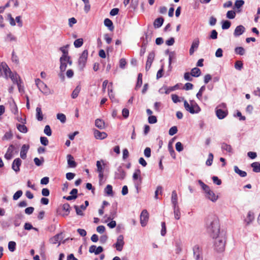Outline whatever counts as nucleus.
I'll return each instance as SVG.
<instances>
[{"instance_id": "44", "label": "nucleus", "mask_w": 260, "mask_h": 260, "mask_svg": "<svg viewBox=\"0 0 260 260\" xmlns=\"http://www.w3.org/2000/svg\"><path fill=\"white\" fill-rule=\"evenodd\" d=\"M16 244L14 241H10L8 243V249L11 252H14L16 249Z\"/></svg>"}, {"instance_id": "8", "label": "nucleus", "mask_w": 260, "mask_h": 260, "mask_svg": "<svg viewBox=\"0 0 260 260\" xmlns=\"http://www.w3.org/2000/svg\"><path fill=\"white\" fill-rule=\"evenodd\" d=\"M205 197L212 202H215L218 199V196L215 194L214 192L212 190L210 187L206 189L205 191Z\"/></svg>"}, {"instance_id": "7", "label": "nucleus", "mask_w": 260, "mask_h": 260, "mask_svg": "<svg viewBox=\"0 0 260 260\" xmlns=\"http://www.w3.org/2000/svg\"><path fill=\"white\" fill-rule=\"evenodd\" d=\"M88 57L87 50H84L81 53L78 59V64L81 70L85 67Z\"/></svg>"}, {"instance_id": "36", "label": "nucleus", "mask_w": 260, "mask_h": 260, "mask_svg": "<svg viewBox=\"0 0 260 260\" xmlns=\"http://www.w3.org/2000/svg\"><path fill=\"white\" fill-rule=\"evenodd\" d=\"M68 47H69V45H67L66 46H64L60 48L59 49L62 53V55L60 57H63V58H67V57L69 56L68 50L67 49Z\"/></svg>"}, {"instance_id": "39", "label": "nucleus", "mask_w": 260, "mask_h": 260, "mask_svg": "<svg viewBox=\"0 0 260 260\" xmlns=\"http://www.w3.org/2000/svg\"><path fill=\"white\" fill-rule=\"evenodd\" d=\"M16 126L18 130L21 133H26L28 131L27 128L24 124H17Z\"/></svg>"}, {"instance_id": "31", "label": "nucleus", "mask_w": 260, "mask_h": 260, "mask_svg": "<svg viewBox=\"0 0 260 260\" xmlns=\"http://www.w3.org/2000/svg\"><path fill=\"white\" fill-rule=\"evenodd\" d=\"M104 25L107 26L110 31H113L114 29L112 21L109 18H106L104 20Z\"/></svg>"}, {"instance_id": "4", "label": "nucleus", "mask_w": 260, "mask_h": 260, "mask_svg": "<svg viewBox=\"0 0 260 260\" xmlns=\"http://www.w3.org/2000/svg\"><path fill=\"white\" fill-rule=\"evenodd\" d=\"M215 113L219 119H223L225 118L228 114L226 105L225 103L218 105L215 108Z\"/></svg>"}, {"instance_id": "20", "label": "nucleus", "mask_w": 260, "mask_h": 260, "mask_svg": "<svg viewBox=\"0 0 260 260\" xmlns=\"http://www.w3.org/2000/svg\"><path fill=\"white\" fill-rule=\"evenodd\" d=\"M62 239V233L58 234L50 238V242L53 244H55L58 243V246L60 245V241Z\"/></svg>"}, {"instance_id": "17", "label": "nucleus", "mask_w": 260, "mask_h": 260, "mask_svg": "<svg viewBox=\"0 0 260 260\" xmlns=\"http://www.w3.org/2000/svg\"><path fill=\"white\" fill-rule=\"evenodd\" d=\"M29 148V146L28 144H24L22 146L20 152V156L22 159H25L26 158V154Z\"/></svg>"}, {"instance_id": "12", "label": "nucleus", "mask_w": 260, "mask_h": 260, "mask_svg": "<svg viewBox=\"0 0 260 260\" xmlns=\"http://www.w3.org/2000/svg\"><path fill=\"white\" fill-rule=\"evenodd\" d=\"M149 219V214L146 210H143L140 215V223L142 226H145Z\"/></svg>"}, {"instance_id": "60", "label": "nucleus", "mask_w": 260, "mask_h": 260, "mask_svg": "<svg viewBox=\"0 0 260 260\" xmlns=\"http://www.w3.org/2000/svg\"><path fill=\"white\" fill-rule=\"evenodd\" d=\"M178 129L177 126H174L171 127L169 131V134L170 136H173L177 133Z\"/></svg>"}, {"instance_id": "11", "label": "nucleus", "mask_w": 260, "mask_h": 260, "mask_svg": "<svg viewBox=\"0 0 260 260\" xmlns=\"http://www.w3.org/2000/svg\"><path fill=\"white\" fill-rule=\"evenodd\" d=\"M10 72V68L5 62L0 64V77L4 76L5 78L8 79V73Z\"/></svg>"}, {"instance_id": "6", "label": "nucleus", "mask_w": 260, "mask_h": 260, "mask_svg": "<svg viewBox=\"0 0 260 260\" xmlns=\"http://www.w3.org/2000/svg\"><path fill=\"white\" fill-rule=\"evenodd\" d=\"M214 247L216 250L218 252H222L224 250L225 240L224 236L219 235V234L215 237Z\"/></svg>"}, {"instance_id": "37", "label": "nucleus", "mask_w": 260, "mask_h": 260, "mask_svg": "<svg viewBox=\"0 0 260 260\" xmlns=\"http://www.w3.org/2000/svg\"><path fill=\"white\" fill-rule=\"evenodd\" d=\"M234 168L235 172L238 174L241 177H245L246 176L247 173L245 171L240 170L237 166H234Z\"/></svg>"}, {"instance_id": "16", "label": "nucleus", "mask_w": 260, "mask_h": 260, "mask_svg": "<svg viewBox=\"0 0 260 260\" xmlns=\"http://www.w3.org/2000/svg\"><path fill=\"white\" fill-rule=\"evenodd\" d=\"M14 149L15 146L11 144L9 146L7 151L4 156L5 158L7 160H10L13 157Z\"/></svg>"}, {"instance_id": "27", "label": "nucleus", "mask_w": 260, "mask_h": 260, "mask_svg": "<svg viewBox=\"0 0 260 260\" xmlns=\"http://www.w3.org/2000/svg\"><path fill=\"white\" fill-rule=\"evenodd\" d=\"M171 202L173 207L178 206V196L175 190H173L172 192Z\"/></svg>"}, {"instance_id": "45", "label": "nucleus", "mask_w": 260, "mask_h": 260, "mask_svg": "<svg viewBox=\"0 0 260 260\" xmlns=\"http://www.w3.org/2000/svg\"><path fill=\"white\" fill-rule=\"evenodd\" d=\"M168 150L171 156L175 159L176 158V153L170 142L168 145Z\"/></svg>"}, {"instance_id": "48", "label": "nucleus", "mask_w": 260, "mask_h": 260, "mask_svg": "<svg viewBox=\"0 0 260 260\" xmlns=\"http://www.w3.org/2000/svg\"><path fill=\"white\" fill-rule=\"evenodd\" d=\"M83 44V41L82 39H78L76 40L74 42V46L76 48H79L82 46Z\"/></svg>"}, {"instance_id": "63", "label": "nucleus", "mask_w": 260, "mask_h": 260, "mask_svg": "<svg viewBox=\"0 0 260 260\" xmlns=\"http://www.w3.org/2000/svg\"><path fill=\"white\" fill-rule=\"evenodd\" d=\"M140 174H141L140 170L139 169L137 170L133 174V180H137L138 179L139 177L140 176Z\"/></svg>"}, {"instance_id": "2", "label": "nucleus", "mask_w": 260, "mask_h": 260, "mask_svg": "<svg viewBox=\"0 0 260 260\" xmlns=\"http://www.w3.org/2000/svg\"><path fill=\"white\" fill-rule=\"evenodd\" d=\"M184 107L187 112L192 114H198L201 110L199 106L193 100L190 101L189 103L186 100H184Z\"/></svg>"}, {"instance_id": "1", "label": "nucleus", "mask_w": 260, "mask_h": 260, "mask_svg": "<svg viewBox=\"0 0 260 260\" xmlns=\"http://www.w3.org/2000/svg\"><path fill=\"white\" fill-rule=\"evenodd\" d=\"M205 228L207 232L214 238L220 233V224L218 217L214 215L208 216L205 220Z\"/></svg>"}, {"instance_id": "26", "label": "nucleus", "mask_w": 260, "mask_h": 260, "mask_svg": "<svg viewBox=\"0 0 260 260\" xmlns=\"http://www.w3.org/2000/svg\"><path fill=\"white\" fill-rule=\"evenodd\" d=\"M22 217V214H17L15 215L13 219V223L15 226L17 227L20 225Z\"/></svg>"}, {"instance_id": "9", "label": "nucleus", "mask_w": 260, "mask_h": 260, "mask_svg": "<svg viewBox=\"0 0 260 260\" xmlns=\"http://www.w3.org/2000/svg\"><path fill=\"white\" fill-rule=\"evenodd\" d=\"M8 78H10L13 82L16 84L18 87L19 90H20V79L19 75L16 73H12L10 69V72L8 73Z\"/></svg>"}, {"instance_id": "55", "label": "nucleus", "mask_w": 260, "mask_h": 260, "mask_svg": "<svg viewBox=\"0 0 260 260\" xmlns=\"http://www.w3.org/2000/svg\"><path fill=\"white\" fill-rule=\"evenodd\" d=\"M11 111L12 113L15 115H17L18 113V110L15 103H14L11 105Z\"/></svg>"}, {"instance_id": "50", "label": "nucleus", "mask_w": 260, "mask_h": 260, "mask_svg": "<svg viewBox=\"0 0 260 260\" xmlns=\"http://www.w3.org/2000/svg\"><path fill=\"white\" fill-rule=\"evenodd\" d=\"M57 118L62 123L66 121V116L62 113H58L57 114Z\"/></svg>"}, {"instance_id": "58", "label": "nucleus", "mask_w": 260, "mask_h": 260, "mask_svg": "<svg viewBox=\"0 0 260 260\" xmlns=\"http://www.w3.org/2000/svg\"><path fill=\"white\" fill-rule=\"evenodd\" d=\"M34 162L37 166H40L42 165L44 162V158L43 157L41 159H39L38 157H35L34 159Z\"/></svg>"}, {"instance_id": "25", "label": "nucleus", "mask_w": 260, "mask_h": 260, "mask_svg": "<svg viewBox=\"0 0 260 260\" xmlns=\"http://www.w3.org/2000/svg\"><path fill=\"white\" fill-rule=\"evenodd\" d=\"M112 83H110L108 86V95L110 99L111 100L112 102H118V100L115 98L114 94L113 92V90L112 89Z\"/></svg>"}, {"instance_id": "53", "label": "nucleus", "mask_w": 260, "mask_h": 260, "mask_svg": "<svg viewBox=\"0 0 260 260\" xmlns=\"http://www.w3.org/2000/svg\"><path fill=\"white\" fill-rule=\"evenodd\" d=\"M235 52L240 55H243L245 53V50L242 47H238L235 48Z\"/></svg>"}, {"instance_id": "52", "label": "nucleus", "mask_w": 260, "mask_h": 260, "mask_svg": "<svg viewBox=\"0 0 260 260\" xmlns=\"http://www.w3.org/2000/svg\"><path fill=\"white\" fill-rule=\"evenodd\" d=\"M213 159V155L212 153H210L208 155V158L206 162V165L208 166H210L212 165Z\"/></svg>"}, {"instance_id": "18", "label": "nucleus", "mask_w": 260, "mask_h": 260, "mask_svg": "<svg viewBox=\"0 0 260 260\" xmlns=\"http://www.w3.org/2000/svg\"><path fill=\"white\" fill-rule=\"evenodd\" d=\"M103 251V248L102 246L96 247L95 245H91L89 247V252L91 253H94L98 255Z\"/></svg>"}, {"instance_id": "28", "label": "nucleus", "mask_w": 260, "mask_h": 260, "mask_svg": "<svg viewBox=\"0 0 260 260\" xmlns=\"http://www.w3.org/2000/svg\"><path fill=\"white\" fill-rule=\"evenodd\" d=\"M96 166L97 167L96 171L98 172H104V167L105 164H104V161L103 159L101 160H98L96 162Z\"/></svg>"}, {"instance_id": "61", "label": "nucleus", "mask_w": 260, "mask_h": 260, "mask_svg": "<svg viewBox=\"0 0 260 260\" xmlns=\"http://www.w3.org/2000/svg\"><path fill=\"white\" fill-rule=\"evenodd\" d=\"M148 122L150 124H154L157 122V118L155 116L151 115L148 117Z\"/></svg>"}, {"instance_id": "56", "label": "nucleus", "mask_w": 260, "mask_h": 260, "mask_svg": "<svg viewBox=\"0 0 260 260\" xmlns=\"http://www.w3.org/2000/svg\"><path fill=\"white\" fill-rule=\"evenodd\" d=\"M22 193L23 192L21 190L17 191L13 195V199L14 200H18L19 198L21 197V196L22 195Z\"/></svg>"}, {"instance_id": "59", "label": "nucleus", "mask_w": 260, "mask_h": 260, "mask_svg": "<svg viewBox=\"0 0 260 260\" xmlns=\"http://www.w3.org/2000/svg\"><path fill=\"white\" fill-rule=\"evenodd\" d=\"M116 215V212L115 210H113L110 212V214L109 216H107V215H105V217H107V221L110 220L114 218Z\"/></svg>"}, {"instance_id": "23", "label": "nucleus", "mask_w": 260, "mask_h": 260, "mask_svg": "<svg viewBox=\"0 0 260 260\" xmlns=\"http://www.w3.org/2000/svg\"><path fill=\"white\" fill-rule=\"evenodd\" d=\"M94 136L96 139L103 140L107 137V134L105 132H101L97 129H94Z\"/></svg>"}, {"instance_id": "62", "label": "nucleus", "mask_w": 260, "mask_h": 260, "mask_svg": "<svg viewBox=\"0 0 260 260\" xmlns=\"http://www.w3.org/2000/svg\"><path fill=\"white\" fill-rule=\"evenodd\" d=\"M176 149L178 152H181L183 150V147L182 143L180 142H178L175 145Z\"/></svg>"}, {"instance_id": "38", "label": "nucleus", "mask_w": 260, "mask_h": 260, "mask_svg": "<svg viewBox=\"0 0 260 260\" xmlns=\"http://www.w3.org/2000/svg\"><path fill=\"white\" fill-rule=\"evenodd\" d=\"M251 166L253 168V171L254 172H260V163L259 162H254L251 164Z\"/></svg>"}, {"instance_id": "19", "label": "nucleus", "mask_w": 260, "mask_h": 260, "mask_svg": "<svg viewBox=\"0 0 260 260\" xmlns=\"http://www.w3.org/2000/svg\"><path fill=\"white\" fill-rule=\"evenodd\" d=\"M199 43H200V41H199V39L198 38L194 39L192 41L191 47L189 49V54L190 55H192L193 54V53L194 52L195 50H196L198 48L199 46Z\"/></svg>"}, {"instance_id": "41", "label": "nucleus", "mask_w": 260, "mask_h": 260, "mask_svg": "<svg viewBox=\"0 0 260 260\" xmlns=\"http://www.w3.org/2000/svg\"><path fill=\"white\" fill-rule=\"evenodd\" d=\"M80 90L81 86L80 85L77 86L72 92V94L71 95L72 98L73 99H76L78 96Z\"/></svg>"}, {"instance_id": "24", "label": "nucleus", "mask_w": 260, "mask_h": 260, "mask_svg": "<svg viewBox=\"0 0 260 260\" xmlns=\"http://www.w3.org/2000/svg\"><path fill=\"white\" fill-rule=\"evenodd\" d=\"M68 166L70 168H75L77 166V163L74 160V157L71 154H68L67 156Z\"/></svg>"}, {"instance_id": "54", "label": "nucleus", "mask_w": 260, "mask_h": 260, "mask_svg": "<svg viewBox=\"0 0 260 260\" xmlns=\"http://www.w3.org/2000/svg\"><path fill=\"white\" fill-rule=\"evenodd\" d=\"M44 133L48 136H50L52 134L51 128L49 125L45 126Z\"/></svg>"}, {"instance_id": "49", "label": "nucleus", "mask_w": 260, "mask_h": 260, "mask_svg": "<svg viewBox=\"0 0 260 260\" xmlns=\"http://www.w3.org/2000/svg\"><path fill=\"white\" fill-rule=\"evenodd\" d=\"M13 137V134L11 131H8L5 133L4 136L3 137V140H10Z\"/></svg>"}, {"instance_id": "47", "label": "nucleus", "mask_w": 260, "mask_h": 260, "mask_svg": "<svg viewBox=\"0 0 260 260\" xmlns=\"http://www.w3.org/2000/svg\"><path fill=\"white\" fill-rule=\"evenodd\" d=\"M234 66L236 70L240 71L243 67V63L242 61L238 60L235 62Z\"/></svg>"}, {"instance_id": "35", "label": "nucleus", "mask_w": 260, "mask_h": 260, "mask_svg": "<svg viewBox=\"0 0 260 260\" xmlns=\"http://www.w3.org/2000/svg\"><path fill=\"white\" fill-rule=\"evenodd\" d=\"M164 22V19L162 17H159L156 19L153 23L155 28H159L161 26Z\"/></svg>"}, {"instance_id": "64", "label": "nucleus", "mask_w": 260, "mask_h": 260, "mask_svg": "<svg viewBox=\"0 0 260 260\" xmlns=\"http://www.w3.org/2000/svg\"><path fill=\"white\" fill-rule=\"evenodd\" d=\"M217 35H218V34L216 30H215V29L212 30L211 32V35L210 36V39H213V40L216 39L217 38Z\"/></svg>"}, {"instance_id": "43", "label": "nucleus", "mask_w": 260, "mask_h": 260, "mask_svg": "<svg viewBox=\"0 0 260 260\" xmlns=\"http://www.w3.org/2000/svg\"><path fill=\"white\" fill-rule=\"evenodd\" d=\"M105 192L110 196H113L112 186L111 185H107L104 189Z\"/></svg>"}, {"instance_id": "29", "label": "nucleus", "mask_w": 260, "mask_h": 260, "mask_svg": "<svg viewBox=\"0 0 260 260\" xmlns=\"http://www.w3.org/2000/svg\"><path fill=\"white\" fill-rule=\"evenodd\" d=\"M95 125L100 129H104L105 127V122L101 119H96L95 120Z\"/></svg>"}, {"instance_id": "57", "label": "nucleus", "mask_w": 260, "mask_h": 260, "mask_svg": "<svg viewBox=\"0 0 260 260\" xmlns=\"http://www.w3.org/2000/svg\"><path fill=\"white\" fill-rule=\"evenodd\" d=\"M244 4L243 0H236L235 3V7L239 9Z\"/></svg>"}, {"instance_id": "15", "label": "nucleus", "mask_w": 260, "mask_h": 260, "mask_svg": "<svg viewBox=\"0 0 260 260\" xmlns=\"http://www.w3.org/2000/svg\"><path fill=\"white\" fill-rule=\"evenodd\" d=\"M22 161L19 158H15L12 165V169L16 173L19 172Z\"/></svg>"}, {"instance_id": "30", "label": "nucleus", "mask_w": 260, "mask_h": 260, "mask_svg": "<svg viewBox=\"0 0 260 260\" xmlns=\"http://www.w3.org/2000/svg\"><path fill=\"white\" fill-rule=\"evenodd\" d=\"M65 60V58H63V57H60L59 61H60V71L61 72H64L67 67V62Z\"/></svg>"}, {"instance_id": "33", "label": "nucleus", "mask_w": 260, "mask_h": 260, "mask_svg": "<svg viewBox=\"0 0 260 260\" xmlns=\"http://www.w3.org/2000/svg\"><path fill=\"white\" fill-rule=\"evenodd\" d=\"M221 149L223 151H226V152H228L229 153H233V149H232V146L231 145H228L226 143H223L221 144Z\"/></svg>"}, {"instance_id": "32", "label": "nucleus", "mask_w": 260, "mask_h": 260, "mask_svg": "<svg viewBox=\"0 0 260 260\" xmlns=\"http://www.w3.org/2000/svg\"><path fill=\"white\" fill-rule=\"evenodd\" d=\"M36 118L38 121H42L43 119V114L41 107H37L36 108Z\"/></svg>"}, {"instance_id": "22", "label": "nucleus", "mask_w": 260, "mask_h": 260, "mask_svg": "<svg viewBox=\"0 0 260 260\" xmlns=\"http://www.w3.org/2000/svg\"><path fill=\"white\" fill-rule=\"evenodd\" d=\"M245 31V28L244 26L240 25L237 26L234 32V35L235 37H237L242 35Z\"/></svg>"}, {"instance_id": "51", "label": "nucleus", "mask_w": 260, "mask_h": 260, "mask_svg": "<svg viewBox=\"0 0 260 260\" xmlns=\"http://www.w3.org/2000/svg\"><path fill=\"white\" fill-rule=\"evenodd\" d=\"M226 16L229 19H234L236 16V12L234 11H229L226 13Z\"/></svg>"}, {"instance_id": "5", "label": "nucleus", "mask_w": 260, "mask_h": 260, "mask_svg": "<svg viewBox=\"0 0 260 260\" xmlns=\"http://www.w3.org/2000/svg\"><path fill=\"white\" fill-rule=\"evenodd\" d=\"M191 249L194 260H204V252L202 246L195 244L192 247Z\"/></svg>"}, {"instance_id": "42", "label": "nucleus", "mask_w": 260, "mask_h": 260, "mask_svg": "<svg viewBox=\"0 0 260 260\" xmlns=\"http://www.w3.org/2000/svg\"><path fill=\"white\" fill-rule=\"evenodd\" d=\"M173 209L175 218L177 220H179L180 218L181 214L178 206L173 207Z\"/></svg>"}, {"instance_id": "46", "label": "nucleus", "mask_w": 260, "mask_h": 260, "mask_svg": "<svg viewBox=\"0 0 260 260\" xmlns=\"http://www.w3.org/2000/svg\"><path fill=\"white\" fill-rule=\"evenodd\" d=\"M231 25V23L230 21H229L228 20L223 21L222 22V26H221L222 29H227L230 27Z\"/></svg>"}, {"instance_id": "21", "label": "nucleus", "mask_w": 260, "mask_h": 260, "mask_svg": "<svg viewBox=\"0 0 260 260\" xmlns=\"http://www.w3.org/2000/svg\"><path fill=\"white\" fill-rule=\"evenodd\" d=\"M125 171L121 167H119L115 173V178L118 179L122 180L125 178Z\"/></svg>"}, {"instance_id": "14", "label": "nucleus", "mask_w": 260, "mask_h": 260, "mask_svg": "<svg viewBox=\"0 0 260 260\" xmlns=\"http://www.w3.org/2000/svg\"><path fill=\"white\" fill-rule=\"evenodd\" d=\"M254 214L253 212L249 211L247 213V216L244 220V223L246 225L250 224L254 219Z\"/></svg>"}, {"instance_id": "3", "label": "nucleus", "mask_w": 260, "mask_h": 260, "mask_svg": "<svg viewBox=\"0 0 260 260\" xmlns=\"http://www.w3.org/2000/svg\"><path fill=\"white\" fill-rule=\"evenodd\" d=\"M35 83L40 91L45 95L52 94L54 93L53 90H51L48 86L42 81L40 79L35 80Z\"/></svg>"}, {"instance_id": "13", "label": "nucleus", "mask_w": 260, "mask_h": 260, "mask_svg": "<svg viewBox=\"0 0 260 260\" xmlns=\"http://www.w3.org/2000/svg\"><path fill=\"white\" fill-rule=\"evenodd\" d=\"M155 57V53L154 52H151L149 53L146 63L145 69L148 71L151 68V64L153 61Z\"/></svg>"}, {"instance_id": "10", "label": "nucleus", "mask_w": 260, "mask_h": 260, "mask_svg": "<svg viewBox=\"0 0 260 260\" xmlns=\"http://www.w3.org/2000/svg\"><path fill=\"white\" fill-rule=\"evenodd\" d=\"M124 245V237L122 235H119L114 246L118 251H121Z\"/></svg>"}, {"instance_id": "34", "label": "nucleus", "mask_w": 260, "mask_h": 260, "mask_svg": "<svg viewBox=\"0 0 260 260\" xmlns=\"http://www.w3.org/2000/svg\"><path fill=\"white\" fill-rule=\"evenodd\" d=\"M190 74L192 77H198L201 74V71L198 68H194L191 70Z\"/></svg>"}, {"instance_id": "40", "label": "nucleus", "mask_w": 260, "mask_h": 260, "mask_svg": "<svg viewBox=\"0 0 260 260\" xmlns=\"http://www.w3.org/2000/svg\"><path fill=\"white\" fill-rule=\"evenodd\" d=\"M142 84V74L139 73L138 76L137 82L135 87V89L138 90Z\"/></svg>"}]
</instances>
